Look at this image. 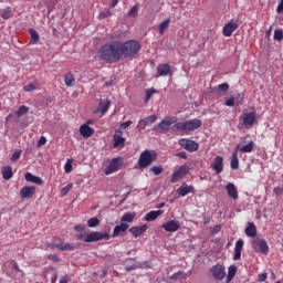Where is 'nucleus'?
<instances>
[{
  "mask_svg": "<svg viewBox=\"0 0 283 283\" xmlns=\"http://www.w3.org/2000/svg\"><path fill=\"white\" fill-rule=\"evenodd\" d=\"M282 191H283V188L275 187L273 190V193H275V196H280V195H282Z\"/></svg>",
  "mask_w": 283,
  "mask_h": 283,
  "instance_id": "58",
  "label": "nucleus"
},
{
  "mask_svg": "<svg viewBox=\"0 0 283 283\" xmlns=\"http://www.w3.org/2000/svg\"><path fill=\"white\" fill-rule=\"evenodd\" d=\"M98 224H101V220H98V218L96 217L87 220V227H90L91 229H94V227H98Z\"/></svg>",
  "mask_w": 283,
  "mask_h": 283,
  "instance_id": "42",
  "label": "nucleus"
},
{
  "mask_svg": "<svg viewBox=\"0 0 283 283\" xmlns=\"http://www.w3.org/2000/svg\"><path fill=\"white\" fill-rule=\"evenodd\" d=\"M24 180H27V182H33V185H43V179L33 175L32 172H27L24 175Z\"/></svg>",
  "mask_w": 283,
  "mask_h": 283,
  "instance_id": "28",
  "label": "nucleus"
},
{
  "mask_svg": "<svg viewBox=\"0 0 283 283\" xmlns=\"http://www.w3.org/2000/svg\"><path fill=\"white\" fill-rule=\"evenodd\" d=\"M181 277H182V272H181V271H179V272H177V273H174V274L170 276L171 280H180Z\"/></svg>",
  "mask_w": 283,
  "mask_h": 283,
  "instance_id": "55",
  "label": "nucleus"
},
{
  "mask_svg": "<svg viewBox=\"0 0 283 283\" xmlns=\"http://www.w3.org/2000/svg\"><path fill=\"white\" fill-rule=\"evenodd\" d=\"M238 271V268L235 265H231L229 269H228V282H231V280H233V277H235V273Z\"/></svg>",
  "mask_w": 283,
  "mask_h": 283,
  "instance_id": "39",
  "label": "nucleus"
},
{
  "mask_svg": "<svg viewBox=\"0 0 283 283\" xmlns=\"http://www.w3.org/2000/svg\"><path fill=\"white\" fill-rule=\"evenodd\" d=\"M109 233L107 232H91L85 237V234H77V240H83V242H98L101 240H107Z\"/></svg>",
  "mask_w": 283,
  "mask_h": 283,
  "instance_id": "6",
  "label": "nucleus"
},
{
  "mask_svg": "<svg viewBox=\"0 0 283 283\" xmlns=\"http://www.w3.org/2000/svg\"><path fill=\"white\" fill-rule=\"evenodd\" d=\"M30 36H31V43H39V33L34 29L29 30Z\"/></svg>",
  "mask_w": 283,
  "mask_h": 283,
  "instance_id": "41",
  "label": "nucleus"
},
{
  "mask_svg": "<svg viewBox=\"0 0 283 283\" xmlns=\"http://www.w3.org/2000/svg\"><path fill=\"white\" fill-rule=\"evenodd\" d=\"M177 193H178V196H181V198H185V196H188V193H196V187L189 186L186 182H184L177 189Z\"/></svg>",
  "mask_w": 283,
  "mask_h": 283,
  "instance_id": "14",
  "label": "nucleus"
},
{
  "mask_svg": "<svg viewBox=\"0 0 283 283\" xmlns=\"http://www.w3.org/2000/svg\"><path fill=\"white\" fill-rule=\"evenodd\" d=\"M0 17L2 19H10V17H12V10L10 8H4L0 10Z\"/></svg>",
  "mask_w": 283,
  "mask_h": 283,
  "instance_id": "40",
  "label": "nucleus"
},
{
  "mask_svg": "<svg viewBox=\"0 0 283 283\" xmlns=\"http://www.w3.org/2000/svg\"><path fill=\"white\" fill-rule=\"evenodd\" d=\"M252 249L256 253H263V255H266L269 253V243H266V240L261 239V238H255L252 241Z\"/></svg>",
  "mask_w": 283,
  "mask_h": 283,
  "instance_id": "7",
  "label": "nucleus"
},
{
  "mask_svg": "<svg viewBox=\"0 0 283 283\" xmlns=\"http://www.w3.org/2000/svg\"><path fill=\"white\" fill-rule=\"evenodd\" d=\"M48 259L52 260L53 262H59V256H56L55 254H50Z\"/></svg>",
  "mask_w": 283,
  "mask_h": 283,
  "instance_id": "61",
  "label": "nucleus"
},
{
  "mask_svg": "<svg viewBox=\"0 0 283 283\" xmlns=\"http://www.w3.org/2000/svg\"><path fill=\"white\" fill-rule=\"evenodd\" d=\"M36 193V187L34 186H24L20 189V197L25 198H32Z\"/></svg>",
  "mask_w": 283,
  "mask_h": 283,
  "instance_id": "18",
  "label": "nucleus"
},
{
  "mask_svg": "<svg viewBox=\"0 0 283 283\" xmlns=\"http://www.w3.org/2000/svg\"><path fill=\"white\" fill-rule=\"evenodd\" d=\"M134 218H136L135 213L127 212L122 216L120 222H124L125 224H127V222L132 223L134 222Z\"/></svg>",
  "mask_w": 283,
  "mask_h": 283,
  "instance_id": "35",
  "label": "nucleus"
},
{
  "mask_svg": "<svg viewBox=\"0 0 283 283\" xmlns=\"http://www.w3.org/2000/svg\"><path fill=\"white\" fill-rule=\"evenodd\" d=\"M157 118L158 117L156 115H150L144 119H140L138 122V127L140 129H145V127H147L148 125H154V123H156Z\"/></svg>",
  "mask_w": 283,
  "mask_h": 283,
  "instance_id": "22",
  "label": "nucleus"
},
{
  "mask_svg": "<svg viewBox=\"0 0 283 283\" xmlns=\"http://www.w3.org/2000/svg\"><path fill=\"white\" fill-rule=\"evenodd\" d=\"M150 171H153L155 176H160V174H163V168L158 166H154L153 168H150Z\"/></svg>",
  "mask_w": 283,
  "mask_h": 283,
  "instance_id": "48",
  "label": "nucleus"
},
{
  "mask_svg": "<svg viewBox=\"0 0 283 283\" xmlns=\"http://www.w3.org/2000/svg\"><path fill=\"white\" fill-rule=\"evenodd\" d=\"M230 167H231V169H240V160L238 159V150H234L232 153Z\"/></svg>",
  "mask_w": 283,
  "mask_h": 283,
  "instance_id": "31",
  "label": "nucleus"
},
{
  "mask_svg": "<svg viewBox=\"0 0 283 283\" xmlns=\"http://www.w3.org/2000/svg\"><path fill=\"white\" fill-rule=\"evenodd\" d=\"M276 12L279 14H281V12H283V0H281V2L279 3L277 8H276Z\"/></svg>",
  "mask_w": 283,
  "mask_h": 283,
  "instance_id": "59",
  "label": "nucleus"
},
{
  "mask_svg": "<svg viewBox=\"0 0 283 283\" xmlns=\"http://www.w3.org/2000/svg\"><path fill=\"white\" fill-rule=\"evenodd\" d=\"M49 249H59V251H74L76 249V244L74 243H48Z\"/></svg>",
  "mask_w": 283,
  "mask_h": 283,
  "instance_id": "13",
  "label": "nucleus"
},
{
  "mask_svg": "<svg viewBox=\"0 0 283 283\" xmlns=\"http://www.w3.org/2000/svg\"><path fill=\"white\" fill-rule=\"evenodd\" d=\"M220 229H222V227L214 226L213 229H212V233H219Z\"/></svg>",
  "mask_w": 283,
  "mask_h": 283,
  "instance_id": "63",
  "label": "nucleus"
},
{
  "mask_svg": "<svg viewBox=\"0 0 283 283\" xmlns=\"http://www.w3.org/2000/svg\"><path fill=\"white\" fill-rule=\"evenodd\" d=\"M169 23H171V19H166L159 24L160 34H165V32H167V29L169 28Z\"/></svg>",
  "mask_w": 283,
  "mask_h": 283,
  "instance_id": "37",
  "label": "nucleus"
},
{
  "mask_svg": "<svg viewBox=\"0 0 283 283\" xmlns=\"http://www.w3.org/2000/svg\"><path fill=\"white\" fill-rule=\"evenodd\" d=\"M138 14V7L134 6L130 10H129V17H136Z\"/></svg>",
  "mask_w": 283,
  "mask_h": 283,
  "instance_id": "53",
  "label": "nucleus"
},
{
  "mask_svg": "<svg viewBox=\"0 0 283 283\" xmlns=\"http://www.w3.org/2000/svg\"><path fill=\"white\" fill-rule=\"evenodd\" d=\"M179 145L180 147H182V149H186V151H198L200 145H198V143L191 140V139H180L179 140Z\"/></svg>",
  "mask_w": 283,
  "mask_h": 283,
  "instance_id": "11",
  "label": "nucleus"
},
{
  "mask_svg": "<svg viewBox=\"0 0 283 283\" xmlns=\"http://www.w3.org/2000/svg\"><path fill=\"white\" fill-rule=\"evenodd\" d=\"M124 33L122 31H116L111 35V39H123Z\"/></svg>",
  "mask_w": 283,
  "mask_h": 283,
  "instance_id": "50",
  "label": "nucleus"
},
{
  "mask_svg": "<svg viewBox=\"0 0 283 283\" xmlns=\"http://www.w3.org/2000/svg\"><path fill=\"white\" fill-rule=\"evenodd\" d=\"M157 154L154 150H144L138 159V166L140 169H145L147 167H149V165H151V163H154V160H156L157 158Z\"/></svg>",
  "mask_w": 283,
  "mask_h": 283,
  "instance_id": "5",
  "label": "nucleus"
},
{
  "mask_svg": "<svg viewBox=\"0 0 283 283\" xmlns=\"http://www.w3.org/2000/svg\"><path fill=\"white\" fill-rule=\"evenodd\" d=\"M129 229V224L120 222V224L116 226L113 230V238H118L120 233H125Z\"/></svg>",
  "mask_w": 283,
  "mask_h": 283,
  "instance_id": "27",
  "label": "nucleus"
},
{
  "mask_svg": "<svg viewBox=\"0 0 283 283\" xmlns=\"http://www.w3.org/2000/svg\"><path fill=\"white\" fill-rule=\"evenodd\" d=\"M113 140H114L113 146L115 148L124 147V145H125V137H123V132L122 130H115Z\"/></svg>",
  "mask_w": 283,
  "mask_h": 283,
  "instance_id": "21",
  "label": "nucleus"
},
{
  "mask_svg": "<svg viewBox=\"0 0 283 283\" xmlns=\"http://www.w3.org/2000/svg\"><path fill=\"white\" fill-rule=\"evenodd\" d=\"M283 40V31L282 29L274 31V41H282Z\"/></svg>",
  "mask_w": 283,
  "mask_h": 283,
  "instance_id": "46",
  "label": "nucleus"
},
{
  "mask_svg": "<svg viewBox=\"0 0 283 283\" xmlns=\"http://www.w3.org/2000/svg\"><path fill=\"white\" fill-rule=\"evenodd\" d=\"M245 234L248 235V238H255V235H258V229L255 228V224L250 223L245 228Z\"/></svg>",
  "mask_w": 283,
  "mask_h": 283,
  "instance_id": "33",
  "label": "nucleus"
},
{
  "mask_svg": "<svg viewBox=\"0 0 283 283\" xmlns=\"http://www.w3.org/2000/svg\"><path fill=\"white\" fill-rule=\"evenodd\" d=\"M226 105H227V107H233L234 98L230 97V98L226 99Z\"/></svg>",
  "mask_w": 283,
  "mask_h": 283,
  "instance_id": "56",
  "label": "nucleus"
},
{
  "mask_svg": "<svg viewBox=\"0 0 283 283\" xmlns=\"http://www.w3.org/2000/svg\"><path fill=\"white\" fill-rule=\"evenodd\" d=\"M85 125H87V127H90V125H94V120L93 119H88Z\"/></svg>",
  "mask_w": 283,
  "mask_h": 283,
  "instance_id": "64",
  "label": "nucleus"
},
{
  "mask_svg": "<svg viewBox=\"0 0 283 283\" xmlns=\"http://www.w3.org/2000/svg\"><path fill=\"white\" fill-rule=\"evenodd\" d=\"M74 163V159H67L64 165V171L65 174H72V165Z\"/></svg>",
  "mask_w": 283,
  "mask_h": 283,
  "instance_id": "44",
  "label": "nucleus"
},
{
  "mask_svg": "<svg viewBox=\"0 0 283 283\" xmlns=\"http://www.w3.org/2000/svg\"><path fill=\"white\" fill-rule=\"evenodd\" d=\"M226 190H227V193H228L229 198H231L232 200H238V198H239L238 188L235 187L234 184L229 182L226 186Z\"/></svg>",
  "mask_w": 283,
  "mask_h": 283,
  "instance_id": "23",
  "label": "nucleus"
},
{
  "mask_svg": "<svg viewBox=\"0 0 283 283\" xmlns=\"http://www.w3.org/2000/svg\"><path fill=\"white\" fill-rule=\"evenodd\" d=\"M75 231H83L85 229V226L83 224H77L74 227Z\"/></svg>",
  "mask_w": 283,
  "mask_h": 283,
  "instance_id": "62",
  "label": "nucleus"
},
{
  "mask_svg": "<svg viewBox=\"0 0 283 283\" xmlns=\"http://www.w3.org/2000/svg\"><path fill=\"white\" fill-rule=\"evenodd\" d=\"M159 216H163L161 210L150 211L145 216L146 222H154Z\"/></svg>",
  "mask_w": 283,
  "mask_h": 283,
  "instance_id": "30",
  "label": "nucleus"
},
{
  "mask_svg": "<svg viewBox=\"0 0 283 283\" xmlns=\"http://www.w3.org/2000/svg\"><path fill=\"white\" fill-rule=\"evenodd\" d=\"M213 171H216V174H222L223 169H224V158H222V156H217L211 165Z\"/></svg>",
  "mask_w": 283,
  "mask_h": 283,
  "instance_id": "16",
  "label": "nucleus"
},
{
  "mask_svg": "<svg viewBox=\"0 0 283 283\" xmlns=\"http://www.w3.org/2000/svg\"><path fill=\"white\" fill-rule=\"evenodd\" d=\"M239 120L245 129H251L258 123L255 108H251V111L244 109Z\"/></svg>",
  "mask_w": 283,
  "mask_h": 283,
  "instance_id": "3",
  "label": "nucleus"
},
{
  "mask_svg": "<svg viewBox=\"0 0 283 283\" xmlns=\"http://www.w3.org/2000/svg\"><path fill=\"white\" fill-rule=\"evenodd\" d=\"M36 87H39V83L38 82H33L30 84H27L23 90L24 92H34V90H36Z\"/></svg>",
  "mask_w": 283,
  "mask_h": 283,
  "instance_id": "43",
  "label": "nucleus"
},
{
  "mask_svg": "<svg viewBox=\"0 0 283 283\" xmlns=\"http://www.w3.org/2000/svg\"><path fill=\"white\" fill-rule=\"evenodd\" d=\"M21 154L22 151L21 150H15L13 153V155L11 156V163H17V160H19V158H21Z\"/></svg>",
  "mask_w": 283,
  "mask_h": 283,
  "instance_id": "47",
  "label": "nucleus"
},
{
  "mask_svg": "<svg viewBox=\"0 0 283 283\" xmlns=\"http://www.w3.org/2000/svg\"><path fill=\"white\" fill-rule=\"evenodd\" d=\"M48 143V138L45 136H41L40 139L38 140V147H43Z\"/></svg>",
  "mask_w": 283,
  "mask_h": 283,
  "instance_id": "51",
  "label": "nucleus"
},
{
  "mask_svg": "<svg viewBox=\"0 0 283 283\" xmlns=\"http://www.w3.org/2000/svg\"><path fill=\"white\" fill-rule=\"evenodd\" d=\"M161 227L168 233H176V231L180 230V221H178V220H170L168 222L163 223Z\"/></svg>",
  "mask_w": 283,
  "mask_h": 283,
  "instance_id": "12",
  "label": "nucleus"
},
{
  "mask_svg": "<svg viewBox=\"0 0 283 283\" xmlns=\"http://www.w3.org/2000/svg\"><path fill=\"white\" fill-rule=\"evenodd\" d=\"M132 125V120L124 122L119 125L122 129H127Z\"/></svg>",
  "mask_w": 283,
  "mask_h": 283,
  "instance_id": "57",
  "label": "nucleus"
},
{
  "mask_svg": "<svg viewBox=\"0 0 283 283\" xmlns=\"http://www.w3.org/2000/svg\"><path fill=\"white\" fill-rule=\"evenodd\" d=\"M238 29V23L230 21L228 22L222 30L223 36H231Z\"/></svg>",
  "mask_w": 283,
  "mask_h": 283,
  "instance_id": "19",
  "label": "nucleus"
},
{
  "mask_svg": "<svg viewBox=\"0 0 283 283\" xmlns=\"http://www.w3.org/2000/svg\"><path fill=\"white\" fill-rule=\"evenodd\" d=\"M122 166H123V158L120 157L113 158L108 167L105 169V175L111 176V174H115V171H118V169H120Z\"/></svg>",
  "mask_w": 283,
  "mask_h": 283,
  "instance_id": "10",
  "label": "nucleus"
},
{
  "mask_svg": "<svg viewBox=\"0 0 283 283\" xmlns=\"http://www.w3.org/2000/svg\"><path fill=\"white\" fill-rule=\"evenodd\" d=\"M73 185L69 184L67 186H65L64 188H62L60 190L61 196H67V193H70V191L72 190Z\"/></svg>",
  "mask_w": 283,
  "mask_h": 283,
  "instance_id": "45",
  "label": "nucleus"
},
{
  "mask_svg": "<svg viewBox=\"0 0 283 283\" xmlns=\"http://www.w3.org/2000/svg\"><path fill=\"white\" fill-rule=\"evenodd\" d=\"M255 147V144L253 142H249L245 145L239 144L234 151H241L242 154H251V151H253V148Z\"/></svg>",
  "mask_w": 283,
  "mask_h": 283,
  "instance_id": "20",
  "label": "nucleus"
},
{
  "mask_svg": "<svg viewBox=\"0 0 283 283\" xmlns=\"http://www.w3.org/2000/svg\"><path fill=\"white\" fill-rule=\"evenodd\" d=\"M268 277H269V274H266V273H261L258 275L259 282H266Z\"/></svg>",
  "mask_w": 283,
  "mask_h": 283,
  "instance_id": "52",
  "label": "nucleus"
},
{
  "mask_svg": "<svg viewBox=\"0 0 283 283\" xmlns=\"http://www.w3.org/2000/svg\"><path fill=\"white\" fill-rule=\"evenodd\" d=\"M156 91H154V90H147L146 91V97H145V103H149V98H151V96H154V93H155Z\"/></svg>",
  "mask_w": 283,
  "mask_h": 283,
  "instance_id": "49",
  "label": "nucleus"
},
{
  "mask_svg": "<svg viewBox=\"0 0 283 283\" xmlns=\"http://www.w3.org/2000/svg\"><path fill=\"white\" fill-rule=\"evenodd\" d=\"M80 134L83 138H92V136H94V128L87 126V124H83L80 127Z\"/></svg>",
  "mask_w": 283,
  "mask_h": 283,
  "instance_id": "25",
  "label": "nucleus"
},
{
  "mask_svg": "<svg viewBox=\"0 0 283 283\" xmlns=\"http://www.w3.org/2000/svg\"><path fill=\"white\" fill-rule=\"evenodd\" d=\"M218 90L219 92H227L229 90V85L227 83L220 84Z\"/></svg>",
  "mask_w": 283,
  "mask_h": 283,
  "instance_id": "54",
  "label": "nucleus"
},
{
  "mask_svg": "<svg viewBox=\"0 0 283 283\" xmlns=\"http://www.w3.org/2000/svg\"><path fill=\"white\" fill-rule=\"evenodd\" d=\"M211 272L214 280H222L223 277H227V272L224 271L223 265L218 264L212 266Z\"/></svg>",
  "mask_w": 283,
  "mask_h": 283,
  "instance_id": "15",
  "label": "nucleus"
},
{
  "mask_svg": "<svg viewBox=\"0 0 283 283\" xmlns=\"http://www.w3.org/2000/svg\"><path fill=\"white\" fill-rule=\"evenodd\" d=\"M98 59L105 61V63H118L123 56V51L120 50V42L113 41L104 44L97 51Z\"/></svg>",
  "mask_w": 283,
  "mask_h": 283,
  "instance_id": "1",
  "label": "nucleus"
},
{
  "mask_svg": "<svg viewBox=\"0 0 283 283\" xmlns=\"http://www.w3.org/2000/svg\"><path fill=\"white\" fill-rule=\"evenodd\" d=\"M14 176V172H12V167L7 166L2 168V178L3 180H10Z\"/></svg>",
  "mask_w": 283,
  "mask_h": 283,
  "instance_id": "32",
  "label": "nucleus"
},
{
  "mask_svg": "<svg viewBox=\"0 0 283 283\" xmlns=\"http://www.w3.org/2000/svg\"><path fill=\"white\" fill-rule=\"evenodd\" d=\"M67 282H70V276H67V274H65L60 279V283H67Z\"/></svg>",
  "mask_w": 283,
  "mask_h": 283,
  "instance_id": "60",
  "label": "nucleus"
},
{
  "mask_svg": "<svg viewBox=\"0 0 283 283\" xmlns=\"http://www.w3.org/2000/svg\"><path fill=\"white\" fill-rule=\"evenodd\" d=\"M148 227L147 224H144L142 227H132L129 229V233H132V235H134V238H140V235H143V233H145V231H147Z\"/></svg>",
  "mask_w": 283,
  "mask_h": 283,
  "instance_id": "26",
  "label": "nucleus"
},
{
  "mask_svg": "<svg viewBox=\"0 0 283 283\" xmlns=\"http://www.w3.org/2000/svg\"><path fill=\"white\" fill-rule=\"evenodd\" d=\"M178 123V117H166L158 124V129L160 134H165V132H169L171 129V125H176Z\"/></svg>",
  "mask_w": 283,
  "mask_h": 283,
  "instance_id": "8",
  "label": "nucleus"
},
{
  "mask_svg": "<svg viewBox=\"0 0 283 283\" xmlns=\"http://www.w3.org/2000/svg\"><path fill=\"white\" fill-rule=\"evenodd\" d=\"M187 174H189V168L187 165H182L180 166L171 176L170 182L176 184V182H180V180H182L184 177L187 176Z\"/></svg>",
  "mask_w": 283,
  "mask_h": 283,
  "instance_id": "9",
  "label": "nucleus"
},
{
  "mask_svg": "<svg viewBox=\"0 0 283 283\" xmlns=\"http://www.w3.org/2000/svg\"><path fill=\"white\" fill-rule=\"evenodd\" d=\"M109 105L111 103L108 99L101 101L98 108L95 111V114H98V112H101L102 115L107 114V111L109 109Z\"/></svg>",
  "mask_w": 283,
  "mask_h": 283,
  "instance_id": "29",
  "label": "nucleus"
},
{
  "mask_svg": "<svg viewBox=\"0 0 283 283\" xmlns=\"http://www.w3.org/2000/svg\"><path fill=\"white\" fill-rule=\"evenodd\" d=\"M200 127H202V120L193 118L186 122H179L175 124L171 129L172 132H185V134H189V132H196V129H200Z\"/></svg>",
  "mask_w": 283,
  "mask_h": 283,
  "instance_id": "2",
  "label": "nucleus"
},
{
  "mask_svg": "<svg viewBox=\"0 0 283 283\" xmlns=\"http://www.w3.org/2000/svg\"><path fill=\"white\" fill-rule=\"evenodd\" d=\"M243 247H244V240L239 239L235 242L233 260L238 261V260H240V258H242V248Z\"/></svg>",
  "mask_w": 283,
  "mask_h": 283,
  "instance_id": "24",
  "label": "nucleus"
},
{
  "mask_svg": "<svg viewBox=\"0 0 283 283\" xmlns=\"http://www.w3.org/2000/svg\"><path fill=\"white\" fill-rule=\"evenodd\" d=\"M64 83L67 87H74V83H76V80L74 78V74L66 73L64 76Z\"/></svg>",
  "mask_w": 283,
  "mask_h": 283,
  "instance_id": "34",
  "label": "nucleus"
},
{
  "mask_svg": "<svg viewBox=\"0 0 283 283\" xmlns=\"http://www.w3.org/2000/svg\"><path fill=\"white\" fill-rule=\"evenodd\" d=\"M157 74L158 76H171V74H174V70L169 64H159L157 66Z\"/></svg>",
  "mask_w": 283,
  "mask_h": 283,
  "instance_id": "17",
  "label": "nucleus"
},
{
  "mask_svg": "<svg viewBox=\"0 0 283 283\" xmlns=\"http://www.w3.org/2000/svg\"><path fill=\"white\" fill-rule=\"evenodd\" d=\"M122 56H134L140 52V43L136 40H130L124 43H120Z\"/></svg>",
  "mask_w": 283,
  "mask_h": 283,
  "instance_id": "4",
  "label": "nucleus"
},
{
  "mask_svg": "<svg viewBox=\"0 0 283 283\" xmlns=\"http://www.w3.org/2000/svg\"><path fill=\"white\" fill-rule=\"evenodd\" d=\"M28 112H30V108L28 106H25V105L20 106L18 108V111L15 112V116L18 118H21V116H25V114H28Z\"/></svg>",
  "mask_w": 283,
  "mask_h": 283,
  "instance_id": "38",
  "label": "nucleus"
},
{
  "mask_svg": "<svg viewBox=\"0 0 283 283\" xmlns=\"http://www.w3.org/2000/svg\"><path fill=\"white\" fill-rule=\"evenodd\" d=\"M126 271H134L136 269V260L134 259H126L124 262Z\"/></svg>",
  "mask_w": 283,
  "mask_h": 283,
  "instance_id": "36",
  "label": "nucleus"
}]
</instances>
